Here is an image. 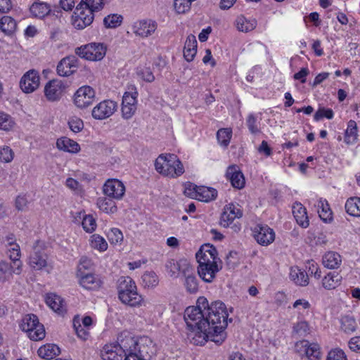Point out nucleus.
<instances>
[{
    "instance_id": "1",
    "label": "nucleus",
    "mask_w": 360,
    "mask_h": 360,
    "mask_svg": "<svg viewBox=\"0 0 360 360\" xmlns=\"http://www.w3.org/2000/svg\"><path fill=\"white\" fill-rule=\"evenodd\" d=\"M229 314L224 303L217 300L209 304L205 297L197 300L195 307H188L185 310L184 319L188 327L193 328L200 325L217 324L219 321L228 319Z\"/></svg>"
},
{
    "instance_id": "2",
    "label": "nucleus",
    "mask_w": 360,
    "mask_h": 360,
    "mask_svg": "<svg viewBox=\"0 0 360 360\" xmlns=\"http://www.w3.org/2000/svg\"><path fill=\"white\" fill-rule=\"evenodd\" d=\"M217 255L215 247L210 244L202 245L195 255L198 262V274L206 283H212L217 273L221 269V266L218 264L220 259Z\"/></svg>"
},
{
    "instance_id": "3",
    "label": "nucleus",
    "mask_w": 360,
    "mask_h": 360,
    "mask_svg": "<svg viewBox=\"0 0 360 360\" xmlns=\"http://www.w3.org/2000/svg\"><path fill=\"white\" fill-rule=\"evenodd\" d=\"M228 325V319L219 321L217 324L210 326L200 325L191 328L193 331L190 333L191 342L195 345H204L208 340L219 345L226 338L225 329Z\"/></svg>"
},
{
    "instance_id": "4",
    "label": "nucleus",
    "mask_w": 360,
    "mask_h": 360,
    "mask_svg": "<svg viewBox=\"0 0 360 360\" xmlns=\"http://www.w3.org/2000/svg\"><path fill=\"white\" fill-rule=\"evenodd\" d=\"M117 292L120 300L130 307L141 306L143 302V298L138 293L135 282L129 276H122L118 279Z\"/></svg>"
},
{
    "instance_id": "5",
    "label": "nucleus",
    "mask_w": 360,
    "mask_h": 360,
    "mask_svg": "<svg viewBox=\"0 0 360 360\" xmlns=\"http://www.w3.org/2000/svg\"><path fill=\"white\" fill-rule=\"evenodd\" d=\"M155 167L158 173L171 178H176L184 173L181 162L174 154H160L155 160Z\"/></svg>"
},
{
    "instance_id": "6",
    "label": "nucleus",
    "mask_w": 360,
    "mask_h": 360,
    "mask_svg": "<svg viewBox=\"0 0 360 360\" xmlns=\"http://www.w3.org/2000/svg\"><path fill=\"white\" fill-rule=\"evenodd\" d=\"M117 344L123 351L124 360H145L137 340L128 331H123L119 334Z\"/></svg>"
},
{
    "instance_id": "7",
    "label": "nucleus",
    "mask_w": 360,
    "mask_h": 360,
    "mask_svg": "<svg viewBox=\"0 0 360 360\" xmlns=\"http://www.w3.org/2000/svg\"><path fill=\"white\" fill-rule=\"evenodd\" d=\"M20 328L26 332L30 339L33 341L41 340L46 335L44 325L39 323L38 317L33 314L24 316Z\"/></svg>"
},
{
    "instance_id": "8",
    "label": "nucleus",
    "mask_w": 360,
    "mask_h": 360,
    "mask_svg": "<svg viewBox=\"0 0 360 360\" xmlns=\"http://www.w3.org/2000/svg\"><path fill=\"white\" fill-rule=\"evenodd\" d=\"M107 47L101 43H91L75 49V53L88 60H101L105 56Z\"/></svg>"
},
{
    "instance_id": "9",
    "label": "nucleus",
    "mask_w": 360,
    "mask_h": 360,
    "mask_svg": "<svg viewBox=\"0 0 360 360\" xmlns=\"http://www.w3.org/2000/svg\"><path fill=\"white\" fill-rule=\"evenodd\" d=\"M94 13L92 10L84 7V4H79L72 15V25L79 30L85 28L92 23Z\"/></svg>"
},
{
    "instance_id": "10",
    "label": "nucleus",
    "mask_w": 360,
    "mask_h": 360,
    "mask_svg": "<svg viewBox=\"0 0 360 360\" xmlns=\"http://www.w3.org/2000/svg\"><path fill=\"white\" fill-rule=\"evenodd\" d=\"M95 100V91L89 86H83L74 95V103L79 108H85Z\"/></svg>"
},
{
    "instance_id": "11",
    "label": "nucleus",
    "mask_w": 360,
    "mask_h": 360,
    "mask_svg": "<svg viewBox=\"0 0 360 360\" xmlns=\"http://www.w3.org/2000/svg\"><path fill=\"white\" fill-rule=\"evenodd\" d=\"M158 24L150 19L136 21L132 25V32L141 38L151 36L156 30Z\"/></svg>"
},
{
    "instance_id": "12",
    "label": "nucleus",
    "mask_w": 360,
    "mask_h": 360,
    "mask_svg": "<svg viewBox=\"0 0 360 360\" xmlns=\"http://www.w3.org/2000/svg\"><path fill=\"white\" fill-rule=\"evenodd\" d=\"M117 103L111 100L100 102L92 110V116L96 120H104L110 117L117 109Z\"/></svg>"
},
{
    "instance_id": "13",
    "label": "nucleus",
    "mask_w": 360,
    "mask_h": 360,
    "mask_svg": "<svg viewBox=\"0 0 360 360\" xmlns=\"http://www.w3.org/2000/svg\"><path fill=\"white\" fill-rule=\"evenodd\" d=\"M79 60L76 56H68L63 58L57 65V73L62 77H68L74 74L78 68Z\"/></svg>"
},
{
    "instance_id": "14",
    "label": "nucleus",
    "mask_w": 360,
    "mask_h": 360,
    "mask_svg": "<svg viewBox=\"0 0 360 360\" xmlns=\"http://www.w3.org/2000/svg\"><path fill=\"white\" fill-rule=\"evenodd\" d=\"M137 95L138 92L135 91L131 92H125L123 96L122 113V117L126 120L131 118L136 110Z\"/></svg>"
},
{
    "instance_id": "15",
    "label": "nucleus",
    "mask_w": 360,
    "mask_h": 360,
    "mask_svg": "<svg viewBox=\"0 0 360 360\" xmlns=\"http://www.w3.org/2000/svg\"><path fill=\"white\" fill-rule=\"evenodd\" d=\"M40 77L34 70L27 72L21 78L20 86L22 91L29 94L34 91L39 86Z\"/></svg>"
},
{
    "instance_id": "16",
    "label": "nucleus",
    "mask_w": 360,
    "mask_h": 360,
    "mask_svg": "<svg viewBox=\"0 0 360 360\" xmlns=\"http://www.w3.org/2000/svg\"><path fill=\"white\" fill-rule=\"evenodd\" d=\"M65 86L59 79L49 81L44 87V95L49 101H58L63 96Z\"/></svg>"
},
{
    "instance_id": "17",
    "label": "nucleus",
    "mask_w": 360,
    "mask_h": 360,
    "mask_svg": "<svg viewBox=\"0 0 360 360\" xmlns=\"http://www.w3.org/2000/svg\"><path fill=\"white\" fill-rule=\"evenodd\" d=\"M103 190L105 195L116 200L122 199L125 193L123 183L118 179H108L105 183Z\"/></svg>"
},
{
    "instance_id": "18",
    "label": "nucleus",
    "mask_w": 360,
    "mask_h": 360,
    "mask_svg": "<svg viewBox=\"0 0 360 360\" xmlns=\"http://www.w3.org/2000/svg\"><path fill=\"white\" fill-rule=\"evenodd\" d=\"M39 241L33 248V252L29 258L30 266L35 270H41L47 266L48 256L44 250L39 246Z\"/></svg>"
},
{
    "instance_id": "19",
    "label": "nucleus",
    "mask_w": 360,
    "mask_h": 360,
    "mask_svg": "<svg viewBox=\"0 0 360 360\" xmlns=\"http://www.w3.org/2000/svg\"><path fill=\"white\" fill-rule=\"evenodd\" d=\"M255 238L262 245L266 246L275 239V233L266 225H257L255 229Z\"/></svg>"
},
{
    "instance_id": "20",
    "label": "nucleus",
    "mask_w": 360,
    "mask_h": 360,
    "mask_svg": "<svg viewBox=\"0 0 360 360\" xmlns=\"http://www.w3.org/2000/svg\"><path fill=\"white\" fill-rule=\"evenodd\" d=\"M191 265L190 262L185 259L179 261L171 259L167 262L165 267L171 277H176L179 272L183 275Z\"/></svg>"
},
{
    "instance_id": "21",
    "label": "nucleus",
    "mask_w": 360,
    "mask_h": 360,
    "mask_svg": "<svg viewBox=\"0 0 360 360\" xmlns=\"http://www.w3.org/2000/svg\"><path fill=\"white\" fill-rule=\"evenodd\" d=\"M101 356L103 360H124L125 358L117 344L105 345L101 352Z\"/></svg>"
},
{
    "instance_id": "22",
    "label": "nucleus",
    "mask_w": 360,
    "mask_h": 360,
    "mask_svg": "<svg viewBox=\"0 0 360 360\" xmlns=\"http://www.w3.org/2000/svg\"><path fill=\"white\" fill-rule=\"evenodd\" d=\"M226 176L234 188L240 189L244 187L245 178L237 166H229L226 170Z\"/></svg>"
},
{
    "instance_id": "23",
    "label": "nucleus",
    "mask_w": 360,
    "mask_h": 360,
    "mask_svg": "<svg viewBox=\"0 0 360 360\" xmlns=\"http://www.w3.org/2000/svg\"><path fill=\"white\" fill-rule=\"evenodd\" d=\"M242 212L233 205H229L224 208L221 216L220 224L224 227H228L235 219L240 218Z\"/></svg>"
},
{
    "instance_id": "24",
    "label": "nucleus",
    "mask_w": 360,
    "mask_h": 360,
    "mask_svg": "<svg viewBox=\"0 0 360 360\" xmlns=\"http://www.w3.org/2000/svg\"><path fill=\"white\" fill-rule=\"evenodd\" d=\"M184 277V285L186 291L190 294H195L199 289V283L197 277L195 275L194 269L191 265L190 267L183 274Z\"/></svg>"
},
{
    "instance_id": "25",
    "label": "nucleus",
    "mask_w": 360,
    "mask_h": 360,
    "mask_svg": "<svg viewBox=\"0 0 360 360\" xmlns=\"http://www.w3.org/2000/svg\"><path fill=\"white\" fill-rule=\"evenodd\" d=\"M77 276L79 277V284L87 290H97L102 284L100 278L93 274H83L80 272L77 274Z\"/></svg>"
},
{
    "instance_id": "26",
    "label": "nucleus",
    "mask_w": 360,
    "mask_h": 360,
    "mask_svg": "<svg viewBox=\"0 0 360 360\" xmlns=\"http://www.w3.org/2000/svg\"><path fill=\"white\" fill-rule=\"evenodd\" d=\"M300 345L304 349L306 356L309 360L321 359V348L317 343H310L308 340H304L300 342Z\"/></svg>"
},
{
    "instance_id": "27",
    "label": "nucleus",
    "mask_w": 360,
    "mask_h": 360,
    "mask_svg": "<svg viewBox=\"0 0 360 360\" xmlns=\"http://www.w3.org/2000/svg\"><path fill=\"white\" fill-rule=\"evenodd\" d=\"M193 189L195 193V197L200 201L209 202L217 196V191L213 188L195 186Z\"/></svg>"
},
{
    "instance_id": "28",
    "label": "nucleus",
    "mask_w": 360,
    "mask_h": 360,
    "mask_svg": "<svg viewBox=\"0 0 360 360\" xmlns=\"http://www.w3.org/2000/svg\"><path fill=\"white\" fill-rule=\"evenodd\" d=\"M46 303L53 311L58 314H63L65 311L63 300L56 294H47L46 296Z\"/></svg>"
},
{
    "instance_id": "29",
    "label": "nucleus",
    "mask_w": 360,
    "mask_h": 360,
    "mask_svg": "<svg viewBox=\"0 0 360 360\" xmlns=\"http://www.w3.org/2000/svg\"><path fill=\"white\" fill-rule=\"evenodd\" d=\"M322 263L328 269H338L342 263V257L336 252L329 251L323 256Z\"/></svg>"
},
{
    "instance_id": "30",
    "label": "nucleus",
    "mask_w": 360,
    "mask_h": 360,
    "mask_svg": "<svg viewBox=\"0 0 360 360\" xmlns=\"http://www.w3.org/2000/svg\"><path fill=\"white\" fill-rule=\"evenodd\" d=\"M292 214L297 223L303 228H307L309 223L306 208L301 203H295L292 207Z\"/></svg>"
},
{
    "instance_id": "31",
    "label": "nucleus",
    "mask_w": 360,
    "mask_h": 360,
    "mask_svg": "<svg viewBox=\"0 0 360 360\" xmlns=\"http://www.w3.org/2000/svg\"><path fill=\"white\" fill-rule=\"evenodd\" d=\"M197 53V40L193 34L188 36L184 49V56L185 59L190 62L192 61Z\"/></svg>"
},
{
    "instance_id": "32",
    "label": "nucleus",
    "mask_w": 360,
    "mask_h": 360,
    "mask_svg": "<svg viewBox=\"0 0 360 360\" xmlns=\"http://www.w3.org/2000/svg\"><path fill=\"white\" fill-rule=\"evenodd\" d=\"M0 30L6 35L11 37L17 30V22L11 16L4 15L0 19Z\"/></svg>"
},
{
    "instance_id": "33",
    "label": "nucleus",
    "mask_w": 360,
    "mask_h": 360,
    "mask_svg": "<svg viewBox=\"0 0 360 360\" xmlns=\"http://www.w3.org/2000/svg\"><path fill=\"white\" fill-rule=\"evenodd\" d=\"M57 148L65 152L77 153L80 150L79 145L75 141L67 137L58 139L56 141Z\"/></svg>"
},
{
    "instance_id": "34",
    "label": "nucleus",
    "mask_w": 360,
    "mask_h": 360,
    "mask_svg": "<svg viewBox=\"0 0 360 360\" xmlns=\"http://www.w3.org/2000/svg\"><path fill=\"white\" fill-rule=\"evenodd\" d=\"M290 278L295 283L300 286H306L309 283L307 274L297 266L290 269Z\"/></svg>"
},
{
    "instance_id": "35",
    "label": "nucleus",
    "mask_w": 360,
    "mask_h": 360,
    "mask_svg": "<svg viewBox=\"0 0 360 360\" xmlns=\"http://www.w3.org/2000/svg\"><path fill=\"white\" fill-rule=\"evenodd\" d=\"M316 206L320 218L325 222H330L333 219V212L328 201L321 198Z\"/></svg>"
},
{
    "instance_id": "36",
    "label": "nucleus",
    "mask_w": 360,
    "mask_h": 360,
    "mask_svg": "<svg viewBox=\"0 0 360 360\" xmlns=\"http://www.w3.org/2000/svg\"><path fill=\"white\" fill-rule=\"evenodd\" d=\"M357 326L358 325L354 316L348 314L341 317L340 328L344 333L351 334L356 331Z\"/></svg>"
},
{
    "instance_id": "37",
    "label": "nucleus",
    "mask_w": 360,
    "mask_h": 360,
    "mask_svg": "<svg viewBox=\"0 0 360 360\" xmlns=\"http://www.w3.org/2000/svg\"><path fill=\"white\" fill-rule=\"evenodd\" d=\"M30 10L34 17L43 18L50 13L51 7L46 3L36 1L32 4Z\"/></svg>"
},
{
    "instance_id": "38",
    "label": "nucleus",
    "mask_w": 360,
    "mask_h": 360,
    "mask_svg": "<svg viewBox=\"0 0 360 360\" xmlns=\"http://www.w3.org/2000/svg\"><path fill=\"white\" fill-rule=\"evenodd\" d=\"M39 356L45 359H51L60 353V348L54 344H46L38 349Z\"/></svg>"
},
{
    "instance_id": "39",
    "label": "nucleus",
    "mask_w": 360,
    "mask_h": 360,
    "mask_svg": "<svg viewBox=\"0 0 360 360\" xmlns=\"http://www.w3.org/2000/svg\"><path fill=\"white\" fill-rule=\"evenodd\" d=\"M342 276L338 273H328L322 280V285L327 290L335 289L340 284Z\"/></svg>"
},
{
    "instance_id": "40",
    "label": "nucleus",
    "mask_w": 360,
    "mask_h": 360,
    "mask_svg": "<svg viewBox=\"0 0 360 360\" xmlns=\"http://www.w3.org/2000/svg\"><path fill=\"white\" fill-rule=\"evenodd\" d=\"M347 214L351 216L360 217V198L353 197L349 198L345 205Z\"/></svg>"
},
{
    "instance_id": "41",
    "label": "nucleus",
    "mask_w": 360,
    "mask_h": 360,
    "mask_svg": "<svg viewBox=\"0 0 360 360\" xmlns=\"http://www.w3.org/2000/svg\"><path fill=\"white\" fill-rule=\"evenodd\" d=\"M97 206L105 213H115L117 212V206L115 201L111 198H99L97 200Z\"/></svg>"
},
{
    "instance_id": "42",
    "label": "nucleus",
    "mask_w": 360,
    "mask_h": 360,
    "mask_svg": "<svg viewBox=\"0 0 360 360\" xmlns=\"http://www.w3.org/2000/svg\"><path fill=\"white\" fill-rule=\"evenodd\" d=\"M236 26L239 31L248 32L256 27L257 20L255 19L248 20L243 15H240L237 18Z\"/></svg>"
},
{
    "instance_id": "43",
    "label": "nucleus",
    "mask_w": 360,
    "mask_h": 360,
    "mask_svg": "<svg viewBox=\"0 0 360 360\" xmlns=\"http://www.w3.org/2000/svg\"><path fill=\"white\" fill-rule=\"evenodd\" d=\"M8 251L10 252L9 257L13 262L14 265L16 266V269L13 271L15 274H20L21 262L20 261V250L18 244H13L10 246Z\"/></svg>"
},
{
    "instance_id": "44",
    "label": "nucleus",
    "mask_w": 360,
    "mask_h": 360,
    "mask_svg": "<svg viewBox=\"0 0 360 360\" xmlns=\"http://www.w3.org/2000/svg\"><path fill=\"white\" fill-rule=\"evenodd\" d=\"M142 285L144 288H153L158 285L159 279L153 271H146L141 276Z\"/></svg>"
},
{
    "instance_id": "45",
    "label": "nucleus",
    "mask_w": 360,
    "mask_h": 360,
    "mask_svg": "<svg viewBox=\"0 0 360 360\" xmlns=\"http://www.w3.org/2000/svg\"><path fill=\"white\" fill-rule=\"evenodd\" d=\"M357 139V126L354 120H349L345 131V141L347 143H353Z\"/></svg>"
},
{
    "instance_id": "46",
    "label": "nucleus",
    "mask_w": 360,
    "mask_h": 360,
    "mask_svg": "<svg viewBox=\"0 0 360 360\" xmlns=\"http://www.w3.org/2000/svg\"><path fill=\"white\" fill-rule=\"evenodd\" d=\"M232 136V130L229 128H222L218 130L217 133V138L219 143L226 147L229 143Z\"/></svg>"
},
{
    "instance_id": "47",
    "label": "nucleus",
    "mask_w": 360,
    "mask_h": 360,
    "mask_svg": "<svg viewBox=\"0 0 360 360\" xmlns=\"http://www.w3.org/2000/svg\"><path fill=\"white\" fill-rule=\"evenodd\" d=\"M122 20L121 15L110 14L104 18L103 24L107 28H115L121 25Z\"/></svg>"
},
{
    "instance_id": "48",
    "label": "nucleus",
    "mask_w": 360,
    "mask_h": 360,
    "mask_svg": "<svg viewBox=\"0 0 360 360\" xmlns=\"http://www.w3.org/2000/svg\"><path fill=\"white\" fill-rule=\"evenodd\" d=\"M15 122L11 115L0 112V129L9 131L13 128Z\"/></svg>"
},
{
    "instance_id": "49",
    "label": "nucleus",
    "mask_w": 360,
    "mask_h": 360,
    "mask_svg": "<svg viewBox=\"0 0 360 360\" xmlns=\"http://www.w3.org/2000/svg\"><path fill=\"white\" fill-rule=\"evenodd\" d=\"M91 246L99 251H105L108 248V243L105 240L98 234H94L91 236Z\"/></svg>"
},
{
    "instance_id": "50",
    "label": "nucleus",
    "mask_w": 360,
    "mask_h": 360,
    "mask_svg": "<svg viewBox=\"0 0 360 360\" xmlns=\"http://www.w3.org/2000/svg\"><path fill=\"white\" fill-rule=\"evenodd\" d=\"M108 238L112 244L117 245L120 244L123 240V234L120 229L112 228L108 232Z\"/></svg>"
},
{
    "instance_id": "51",
    "label": "nucleus",
    "mask_w": 360,
    "mask_h": 360,
    "mask_svg": "<svg viewBox=\"0 0 360 360\" xmlns=\"http://www.w3.org/2000/svg\"><path fill=\"white\" fill-rule=\"evenodd\" d=\"M193 0H174V6L178 13H185L190 10Z\"/></svg>"
},
{
    "instance_id": "52",
    "label": "nucleus",
    "mask_w": 360,
    "mask_h": 360,
    "mask_svg": "<svg viewBox=\"0 0 360 360\" xmlns=\"http://www.w3.org/2000/svg\"><path fill=\"white\" fill-rule=\"evenodd\" d=\"M79 4H84V7L92 10L93 12L101 11L103 8V0H82Z\"/></svg>"
},
{
    "instance_id": "53",
    "label": "nucleus",
    "mask_w": 360,
    "mask_h": 360,
    "mask_svg": "<svg viewBox=\"0 0 360 360\" xmlns=\"http://www.w3.org/2000/svg\"><path fill=\"white\" fill-rule=\"evenodd\" d=\"M82 224L83 229L88 233L93 232L96 228V220L92 215H86L84 217Z\"/></svg>"
},
{
    "instance_id": "54",
    "label": "nucleus",
    "mask_w": 360,
    "mask_h": 360,
    "mask_svg": "<svg viewBox=\"0 0 360 360\" xmlns=\"http://www.w3.org/2000/svg\"><path fill=\"white\" fill-rule=\"evenodd\" d=\"M14 153L9 146L0 148V160L3 162H11L13 160Z\"/></svg>"
},
{
    "instance_id": "55",
    "label": "nucleus",
    "mask_w": 360,
    "mask_h": 360,
    "mask_svg": "<svg viewBox=\"0 0 360 360\" xmlns=\"http://www.w3.org/2000/svg\"><path fill=\"white\" fill-rule=\"evenodd\" d=\"M68 126L73 132L77 133L84 128V122L77 117H72L68 120Z\"/></svg>"
},
{
    "instance_id": "56",
    "label": "nucleus",
    "mask_w": 360,
    "mask_h": 360,
    "mask_svg": "<svg viewBox=\"0 0 360 360\" xmlns=\"http://www.w3.org/2000/svg\"><path fill=\"white\" fill-rule=\"evenodd\" d=\"M73 326H74V328L76 331L77 336L79 338H81L83 340H86L88 338V337L89 335V331L87 330H86L84 328V327H83L80 324L79 321L76 320V319H74Z\"/></svg>"
},
{
    "instance_id": "57",
    "label": "nucleus",
    "mask_w": 360,
    "mask_h": 360,
    "mask_svg": "<svg viewBox=\"0 0 360 360\" xmlns=\"http://www.w3.org/2000/svg\"><path fill=\"white\" fill-rule=\"evenodd\" d=\"M326 360H347V359L343 350L337 348L328 352Z\"/></svg>"
},
{
    "instance_id": "58",
    "label": "nucleus",
    "mask_w": 360,
    "mask_h": 360,
    "mask_svg": "<svg viewBox=\"0 0 360 360\" xmlns=\"http://www.w3.org/2000/svg\"><path fill=\"white\" fill-rule=\"evenodd\" d=\"M246 124L248 126L249 131L252 134H255L260 131L257 124V118L254 115L250 114L248 115L246 121Z\"/></svg>"
},
{
    "instance_id": "59",
    "label": "nucleus",
    "mask_w": 360,
    "mask_h": 360,
    "mask_svg": "<svg viewBox=\"0 0 360 360\" xmlns=\"http://www.w3.org/2000/svg\"><path fill=\"white\" fill-rule=\"evenodd\" d=\"M238 263V253L230 251L226 257V264L229 269H234Z\"/></svg>"
},
{
    "instance_id": "60",
    "label": "nucleus",
    "mask_w": 360,
    "mask_h": 360,
    "mask_svg": "<svg viewBox=\"0 0 360 360\" xmlns=\"http://www.w3.org/2000/svg\"><path fill=\"white\" fill-rule=\"evenodd\" d=\"M323 117L332 119L333 117V111L331 109L319 108L314 114V118L319 121Z\"/></svg>"
},
{
    "instance_id": "61",
    "label": "nucleus",
    "mask_w": 360,
    "mask_h": 360,
    "mask_svg": "<svg viewBox=\"0 0 360 360\" xmlns=\"http://www.w3.org/2000/svg\"><path fill=\"white\" fill-rule=\"evenodd\" d=\"M139 75L146 82H152L155 79V77L151 71V70L148 68H145L141 69L139 72Z\"/></svg>"
},
{
    "instance_id": "62",
    "label": "nucleus",
    "mask_w": 360,
    "mask_h": 360,
    "mask_svg": "<svg viewBox=\"0 0 360 360\" xmlns=\"http://www.w3.org/2000/svg\"><path fill=\"white\" fill-rule=\"evenodd\" d=\"M12 268L8 262L4 261L0 262V281L4 280L7 274H11Z\"/></svg>"
},
{
    "instance_id": "63",
    "label": "nucleus",
    "mask_w": 360,
    "mask_h": 360,
    "mask_svg": "<svg viewBox=\"0 0 360 360\" xmlns=\"http://www.w3.org/2000/svg\"><path fill=\"white\" fill-rule=\"evenodd\" d=\"M348 345L352 351L360 353V336L352 338Z\"/></svg>"
},
{
    "instance_id": "64",
    "label": "nucleus",
    "mask_w": 360,
    "mask_h": 360,
    "mask_svg": "<svg viewBox=\"0 0 360 360\" xmlns=\"http://www.w3.org/2000/svg\"><path fill=\"white\" fill-rule=\"evenodd\" d=\"M28 201L25 196L18 195L15 199V207L20 211H24L27 207Z\"/></svg>"
}]
</instances>
